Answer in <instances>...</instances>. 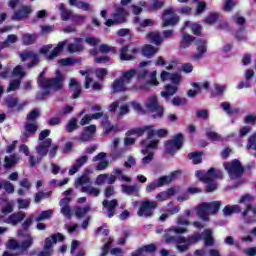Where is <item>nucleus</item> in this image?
<instances>
[{"label":"nucleus","mask_w":256,"mask_h":256,"mask_svg":"<svg viewBox=\"0 0 256 256\" xmlns=\"http://www.w3.org/2000/svg\"><path fill=\"white\" fill-rule=\"evenodd\" d=\"M23 219H25V212L19 211L8 216L7 222H8V225L15 226V225H18V223H21Z\"/></svg>","instance_id":"nucleus-23"},{"label":"nucleus","mask_w":256,"mask_h":256,"mask_svg":"<svg viewBox=\"0 0 256 256\" xmlns=\"http://www.w3.org/2000/svg\"><path fill=\"white\" fill-rule=\"evenodd\" d=\"M69 3L72 7H77L78 9H83V11H90L91 5L87 2L81 0H69Z\"/></svg>","instance_id":"nucleus-34"},{"label":"nucleus","mask_w":256,"mask_h":256,"mask_svg":"<svg viewBox=\"0 0 256 256\" xmlns=\"http://www.w3.org/2000/svg\"><path fill=\"white\" fill-rule=\"evenodd\" d=\"M135 77V70H128L121 73V77L112 83L113 93H121L127 91V86Z\"/></svg>","instance_id":"nucleus-4"},{"label":"nucleus","mask_w":256,"mask_h":256,"mask_svg":"<svg viewBox=\"0 0 256 256\" xmlns=\"http://www.w3.org/2000/svg\"><path fill=\"white\" fill-rule=\"evenodd\" d=\"M151 61H143L140 62V68L138 69H130V71H134L135 75L137 76L138 79H145L147 77V74L149 71L145 70L143 67H147Z\"/></svg>","instance_id":"nucleus-24"},{"label":"nucleus","mask_w":256,"mask_h":256,"mask_svg":"<svg viewBox=\"0 0 256 256\" xmlns=\"http://www.w3.org/2000/svg\"><path fill=\"white\" fill-rule=\"evenodd\" d=\"M157 205V201L145 199L141 202L137 215L139 217H153Z\"/></svg>","instance_id":"nucleus-11"},{"label":"nucleus","mask_w":256,"mask_h":256,"mask_svg":"<svg viewBox=\"0 0 256 256\" xmlns=\"http://www.w3.org/2000/svg\"><path fill=\"white\" fill-rule=\"evenodd\" d=\"M157 51V48L149 44H146L142 47V55L144 57H147L148 59H151V57H153V55H155Z\"/></svg>","instance_id":"nucleus-35"},{"label":"nucleus","mask_w":256,"mask_h":256,"mask_svg":"<svg viewBox=\"0 0 256 256\" xmlns=\"http://www.w3.org/2000/svg\"><path fill=\"white\" fill-rule=\"evenodd\" d=\"M69 87L73 93V99H77L81 95V84L75 78H72L69 83Z\"/></svg>","instance_id":"nucleus-26"},{"label":"nucleus","mask_w":256,"mask_h":256,"mask_svg":"<svg viewBox=\"0 0 256 256\" xmlns=\"http://www.w3.org/2000/svg\"><path fill=\"white\" fill-rule=\"evenodd\" d=\"M31 245H33V238L31 235H28V238L20 244L21 253H24L25 251H27V249H29Z\"/></svg>","instance_id":"nucleus-50"},{"label":"nucleus","mask_w":256,"mask_h":256,"mask_svg":"<svg viewBox=\"0 0 256 256\" xmlns=\"http://www.w3.org/2000/svg\"><path fill=\"white\" fill-rule=\"evenodd\" d=\"M181 172L180 171H175L172 172L168 176H162L159 179L151 182L146 186V193H153L155 189H158V187H163V185H169L175 179Z\"/></svg>","instance_id":"nucleus-8"},{"label":"nucleus","mask_w":256,"mask_h":256,"mask_svg":"<svg viewBox=\"0 0 256 256\" xmlns=\"http://www.w3.org/2000/svg\"><path fill=\"white\" fill-rule=\"evenodd\" d=\"M145 131L147 132L148 139H151V137H154V135H157V137H167V135L169 134V131H167L166 129H159L155 131L153 129V126H144L142 128L131 129L126 132V135L127 137H131V135H137L138 137H141V135H143Z\"/></svg>","instance_id":"nucleus-6"},{"label":"nucleus","mask_w":256,"mask_h":256,"mask_svg":"<svg viewBox=\"0 0 256 256\" xmlns=\"http://www.w3.org/2000/svg\"><path fill=\"white\" fill-rule=\"evenodd\" d=\"M206 136L212 141H222L221 135H219L217 132L207 131Z\"/></svg>","instance_id":"nucleus-64"},{"label":"nucleus","mask_w":256,"mask_h":256,"mask_svg":"<svg viewBox=\"0 0 256 256\" xmlns=\"http://www.w3.org/2000/svg\"><path fill=\"white\" fill-rule=\"evenodd\" d=\"M179 16L175 15V9L168 8L164 10L162 15V27H173L179 23Z\"/></svg>","instance_id":"nucleus-14"},{"label":"nucleus","mask_w":256,"mask_h":256,"mask_svg":"<svg viewBox=\"0 0 256 256\" xmlns=\"http://www.w3.org/2000/svg\"><path fill=\"white\" fill-rule=\"evenodd\" d=\"M156 250L155 244H150L136 250L132 256H146L148 253H155Z\"/></svg>","instance_id":"nucleus-25"},{"label":"nucleus","mask_w":256,"mask_h":256,"mask_svg":"<svg viewBox=\"0 0 256 256\" xmlns=\"http://www.w3.org/2000/svg\"><path fill=\"white\" fill-rule=\"evenodd\" d=\"M102 205H103V209H104L107 217H109V219H111V217H113L115 215V211H117L119 202L117 201V199L103 200Z\"/></svg>","instance_id":"nucleus-18"},{"label":"nucleus","mask_w":256,"mask_h":256,"mask_svg":"<svg viewBox=\"0 0 256 256\" xmlns=\"http://www.w3.org/2000/svg\"><path fill=\"white\" fill-rule=\"evenodd\" d=\"M177 86L168 84L165 86V91H162L160 93L161 97H164V99H169V97H173L177 93Z\"/></svg>","instance_id":"nucleus-32"},{"label":"nucleus","mask_w":256,"mask_h":256,"mask_svg":"<svg viewBox=\"0 0 256 256\" xmlns=\"http://www.w3.org/2000/svg\"><path fill=\"white\" fill-rule=\"evenodd\" d=\"M89 170H85L84 174L75 180V187L79 189V187H85V185H89L91 183V178H89Z\"/></svg>","instance_id":"nucleus-28"},{"label":"nucleus","mask_w":256,"mask_h":256,"mask_svg":"<svg viewBox=\"0 0 256 256\" xmlns=\"http://www.w3.org/2000/svg\"><path fill=\"white\" fill-rule=\"evenodd\" d=\"M166 151L170 155H173L176 151H179L183 147V134H177L173 140L166 142Z\"/></svg>","instance_id":"nucleus-15"},{"label":"nucleus","mask_w":256,"mask_h":256,"mask_svg":"<svg viewBox=\"0 0 256 256\" xmlns=\"http://www.w3.org/2000/svg\"><path fill=\"white\" fill-rule=\"evenodd\" d=\"M202 235L205 245H207L208 247H213L215 243V240L213 239V230L205 229Z\"/></svg>","instance_id":"nucleus-33"},{"label":"nucleus","mask_w":256,"mask_h":256,"mask_svg":"<svg viewBox=\"0 0 256 256\" xmlns=\"http://www.w3.org/2000/svg\"><path fill=\"white\" fill-rule=\"evenodd\" d=\"M24 129L26 131L24 133V136L29 137L28 133L30 135H34V133H37V129H39V126H37V122H26Z\"/></svg>","instance_id":"nucleus-37"},{"label":"nucleus","mask_w":256,"mask_h":256,"mask_svg":"<svg viewBox=\"0 0 256 256\" xmlns=\"http://www.w3.org/2000/svg\"><path fill=\"white\" fill-rule=\"evenodd\" d=\"M103 127L106 133H119V131H121V129H119V127L115 126V125H111V123L109 121L103 122Z\"/></svg>","instance_id":"nucleus-47"},{"label":"nucleus","mask_w":256,"mask_h":256,"mask_svg":"<svg viewBox=\"0 0 256 256\" xmlns=\"http://www.w3.org/2000/svg\"><path fill=\"white\" fill-rule=\"evenodd\" d=\"M20 58L22 61H30L31 64H28V67H33L34 65H37L39 63V56L37 54H34L31 50H25L24 52L20 53Z\"/></svg>","instance_id":"nucleus-21"},{"label":"nucleus","mask_w":256,"mask_h":256,"mask_svg":"<svg viewBox=\"0 0 256 256\" xmlns=\"http://www.w3.org/2000/svg\"><path fill=\"white\" fill-rule=\"evenodd\" d=\"M51 217H53V210H45L35 218V221H37V223H41V221H47V219H51Z\"/></svg>","instance_id":"nucleus-46"},{"label":"nucleus","mask_w":256,"mask_h":256,"mask_svg":"<svg viewBox=\"0 0 256 256\" xmlns=\"http://www.w3.org/2000/svg\"><path fill=\"white\" fill-rule=\"evenodd\" d=\"M43 75L45 73H40V77L38 78V85L44 90L42 94L38 93L36 96V99L39 101L45 99L51 91H61L65 83V76L59 70H56L55 77L52 78H43Z\"/></svg>","instance_id":"nucleus-2"},{"label":"nucleus","mask_w":256,"mask_h":256,"mask_svg":"<svg viewBox=\"0 0 256 256\" xmlns=\"http://www.w3.org/2000/svg\"><path fill=\"white\" fill-rule=\"evenodd\" d=\"M129 12L125 10V8L121 6H115L114 11L112 12V19H108L105 22L107 27H112V25H119L121 23H125L127 21V16Z\"/></svg>","instance_id":"nucleus-7"},{"label":"nucleus","mask_w":256,"mask_h":256,"mask_svg":"<svg viewBox=\"0 0 256 256\" xmlns=\"http://www.w3.org/2000/svg\"><path fill=\"white\" fill-rule=\"evenodd\" d=\"M98 51L103 54L107 53H117V48L109 46L107 44H102L99 46Z\"/></svg>","instance_id":"nucleus-51"},{"label":"nucleus","mask_w":256,"mask_h":256,"mask_svg":"<svg viewBox=\"0 0 256 256\" xmlns=\"http://www.w3.org/2000/svg\"><path fill=\"white\" fill-rule=\"evenodd\" d=\"M253 201H255V196L244 194L238 201L240 205H245L244 208L239 205L225 206L223 213L226 216L233 215V213H241L244 223H256V205H251Z\"/></svg>","instance_id":"nucleus-1"},{"label":"nucleus","mask_w":256,"mask_h":256,"mask_svg":"<svg viewBox=\"0 0 256 256\" xmlns=\"http://www.w3.org/2000/svg\"><path fill=\"white\" fill-rule=\"evenodd\" d=\"M221 19V14L217 12L209 13L208 16L205 18L204 22L207 23V25H213L214 23H217Z\"/></svg>","instance_id":"nucleus-42"},{"label":"nucleus","mask_w":256,"mask_h":256,"mask_svg":"<svg viewBox=\"0 0 256 256\" xmlns=\"http://www.w3.org/2000/svg\"><path fill=\"white\" fill-rule=\"evenodd\" d=\"M122 192L126 193V195H139V186L123 184Z\"/></svg>","instance_id":"nucleus-38"},{"label":"nucleus","mask_w":256,"mask_h":256,"mask_svg":"<svg viewBox=\"0 0 256 256\" xmlns=\"http://www.w3.org/2000/svg\"><path fill=\"white\" fill-rule=\"evenodd\" d=\"M199 241H201V233L199 232L193 233L188 238L185 236H178L176 238V248L180 253H185V251H189L191 245H196Z\"/></svg>","instance_id":"nucleus-5"},{"label":"nucleus","mask_w":256,"mask_h":256,"mask_svg":"<svg viewBox=\"0 0 256 256\" xmlns=\"http://www.w3.org/2000/svg\"><path fill=\"white\" fill-rule=\"evenodd\" d=\"M52 143L53 140L51 138H47L36 146V152L38 153L39 157H47V153H49V147H51Z\"/></svg>","instance_id":"nucleus-20"},{"label":"nucleus","mask_w":256,"mask_h":256,"mask_svg":"<svg viewBox=\"0 0 256 256\" xmlns=\"http://www.w3.org/2000/svg\"><path fill=\"white\" fill-rule=\"evenodd\" d=\"M71 203V197H65L60 200L61 213L67 219H71L73 217V213H71V207L69 206Z\"/></svg>","instance_id":"nucleus-22"},{"label":"nucleus","mask_w":256,"mask_h":256,"mask_svg":"<svg viewBox=\"0 0 256 256\" xmlns=\"http://www.w3.org/2000/svg\"><path fill=\"white\" fill-rule=\"evenodd\" d=\"M224 169L227 170L230 179H239L243 175V166L238 160L224 163Z\"/></svg>","instance_id":"nucleus-13"},{"label":"nucleus","mask_w":256,"mask_h":256,"mask_svg":"<svg viewBox=\"0 0 256 256\" xmlns=\"http://www.w3.org/2000/svg\"><path fill=\"white\" fill-rule=\"evenodd\" d=\"M17 203H18L19 209H28L29 205H31V199L30 198H27V199L19 198L17 200Z\"/></svg>","instance_id":"nucleus-56"},{"label":"nucleus","mask_w":256,"mask_h":256,"mask_svg":"<svg viewBox=\"0 0 256 256\" xmlns=\"http://www.w3.org/2000/svg\"><path fill=\"white\" fill-rule=\"evenodd\" d=\"M19 41V37L15 34H10L7 36L6 40L2 43L3 48L11 47V45H15Z\"/></svg>","instance_id":"nucleus-44"},{"label":"nucleus","mask_w":256,"mask_h":256,"mask_svg":"<svg viewBox=\"0 0 256 256\" xmlns=\"http://www.w3.org/2000/svg\"><path fill=\"white\" fill-rule=\"evenodd\" d=\"M75 129H77V120L76 118H72L66 126V131H68V133H72Z\"/></svg>","instance_id":"nucleus-61"},{"label":"nucleus","mask_w":256,"mask_h":256,"mask_svg":"<svg viewBox=\"0 0 256 256\" xmlns=\"http://www.w3.org/2000/svg\"><path fill=\"white\" fill-rule=\"evenodd\" d=\"M193 41H195V37L189 34H185L180 42L181 49H187V47H191Z\"/></svg>","instance_id":"nucleus-40"},{"label":"nucleus","mask_w":256,"mask_h":256,"mask_svg":"<svg viewBox=\"0 0 256 256\" xmlns=\"http://www.w3.org/2000/svg\"><path fill=\"white\" fill-rule=\"evenodd\" d=\"M37 40V36L35 34H23L22 42L24 45H33Z\"/></svg>","instance_id":"nucleus-48"},{"label":"nucleus","mask_w":256,"mask_h":256,"mask_svg":"<svg viewBox=\"0 0 256 256\" xmlns=\"http://www.w3.org/2000/svg\"><path fill=\"white\" fill-rule=\"evenodd\" d=\"M51 195H53L52 191H49V192H43V191L37 192L34 195V201H35V203H41V201H43V199H49V197H51Z\"/></svg>","instance_id":"nucleus-45"},{"label":"nucleus","mask_w":256,"mask_h":256,"mask_svg":"<svg viewBox=\"0 0 256 256\" xmlns=\"http://www.w3.org/2000/svg\"><path fill=\"white\" fill-rule=\"evenodd\" d=\"M144 105L147 111H150V113H156L154 117H163L165 108L159 104L157 96L148 97Z\"/></svg>","instance_id":"nucleus-12"},{"label":"nucleus","mask_w":256,"mask_h":256,"mask_svg":"<svg viewBox=\"0 0 256 256\" xmlns=\"http://www.w3.org/2000/svg\"><path fill=\"white\" fill-rule=\"evenodd\" d=\"M167 207L168 208L165 211L170 215H175L181 211V206H175L173 205V202L168 203Z\"/></svg>","instance_id":"nucleus-54"},{"label":"nucleus","mask_w":256,"mask_h":256,"mask_svg":"<svg viewBox=\"0 0 256 256\" xmlns=\"http://www.w3.org/2000/svg\"><path fill=\"white\" fill-rule=\"evenodd\" d=\"M4 161H5V164H4L5 169H11V167H13L17 163V161H19V158L17 155H10V156H6Z\"/></svg>","instance_id":"nucleus-41"},{"label":"nucleus","mask_w":256,"mask_h":256,"mask_svg":"<svg viewBox=\"0 0 256 256\" xmlns=\"http://www.w3.org/2000/svg\"><path fill=\"white\" fill-rule=\"evenodd\" d=\"M67 42H59L57 47H55L52 52L48 55V59H55L62 51L63 48L65 47Z\"/></svg>","instance_id":"nucleus-43"},{"label":"nucleus","mask_w":256,"mask_h":256,"mask_svg":"<svg viewBox=\"0 0 256 256\" xmlns=\"http://www.w3.org/2000/svg\"><path fill=\"white\" fill-rule=\"evenodd\" d=\"M247 149H253L256 151V133L249 137L248 143H247ZM256 157V154H255Z\"/></svg>","instance_id":"nucleus-60"},{"label":"nucleus","mask_w":256,"mask_h":256,"mask_svg":"<svg viewBox=\"0 0 256 256\" xmlns=\"http://www.w3.org/2000/svg\"><path fill=\"white\" fill-rule=\"evenodd\" d=\"M146 39H148L154 45H161L163 43V38L161 37V33L159 31L149 32L146 35Z\"/></svg>","instance_id":"nucleus-30"},{"label":"nucleus","mask_w":256,"mask_h":256,"mask_svg":"<svg viewBox=\"0 0 256 256\" xmlns=\"http://www.w3.org/2000/svg\"><path fill=\"white\" fill-rule=\"evenodd\" d=\"M81 192L86 193V195H91L92 197H99L101 190L93 186L86 185L81 188Z\"/></svg>","instance_id":"nucleus-36"},{"label":"nucleus","mask_w":256,"mask_h":256,"mask_svg":"<svg viewBox=\"0 0 256 256\" xmlns=\"http://www.w3.org/2000/svg\"><path fill=\"white\" fill-rule=\"evenodd\" d=\"M134 23L140 24V27H153L155 25V20L145 19L142 22L139 20V17L134 18Z\"/></svg>","instance_id":"nucleus-52"},{"label":"nucleus","mask_w":256,"mask_h":256,"mask_svg":"<svg viewBox=\"0 0 256 256\" xmlns=\"http://www.w3.org/2000/svg\"><path fill=\"white\" fill-rule=\"evenodd\" d=\"M69 53H79L83 51V39L75 38L74 43L68 45Z\"/></svg>","instance_id":"nucleus-29"},{"label":"nucleus","mask_w":256,"mask_h":256,"mask_svg":"<svg viewBox=\"0 0 256 256\" xmlns=\"http://www.w3.org/2000/svg\"><path fill=\"white\" fill-rule=\"evenodd\" d=\"M7 248L8 249H12V250H16V249H20L21 250V244L16 240V239H10L7 242Z\"/></svg>","instance_id":"nucleus-59"},{"label":"nucleus","mask_w":256,"mask_h":256,"mask_svg":"<svg viewBox=\"0 0 256 256\" xmlns=\"http://www.w3.org/2000/svg\"><path fill=\"white\" fill-rule=\"evenodd\" d=\"M196 177L203 183H211L215 179H223V172L219 169L210 168L207 173L204 171H196Z\"/></svg>","instance_id":"nucleus-10"},{"label":"nucleus","mask_w":256,"mask_h":256,"mask_svg":"<svg viewBox=\"0 0 256 256\" xmlns=\"http://www.w3.org/2000/svg\"><path fill=\"white\" fill-rule=\"evenodd\" d=\"M188 157L193 161L194 165H199V163H201V154L197 152L190 153Z\"/></svg>","instance_id":"nucleus-63"},{"label":"nucleus","mask_w":256,"mask_h":256,"mask_svg":"<svg viewBox=\"0 0 256 256\" xmlns=\"http://www.w3.org/2000/svg\"><path fill=\"white\" fill-rule=\"evenodd\" d=\"M117 179L119 181H125L126 183H131V178L129 176L123 174V169H121V168H114V175L108 174L106 183H108V185H113V183H115L117 181Z\"/></svg>","instance_id":"nucleus-16"},{"label":"nucleus","mask_w":256,"mask_h":256,"mask_svg":"<svg viewBox=\"0 0 256 256\" xmlns=\"http://www.w3.org/2000/svg\"><path fill=\"white\" fill-rule=\"evenodd\" d=\"M198 53L192 56V59H201L204 53H207V42L205 40H198L196 42Z\"/></svg>","instance_id":"nucleus-27"},{"label":"nucleus","mask_w":256,"mask_h":256,"mask_svg":"<svg viewBox=\"0 0 256 256\" xmlns=\"http://www.w3.org/2000/svg\"><path fill=\"white\" fill-rule=\"evenodd\" d=\"M126 152L127 148H121L120 150H112V159H121V157H123V155H125Z\"/></svg>","instance_id":"nucleus-57"},{"label":"nucleus","mask_w":256,"mask_h":256,"mask_svg":"<svg viewBox=\"0 0 256 256\" xmlns=\"http://www.w3.org/2000/svg\"><path fill=\"white\" fill-rule=\"evenodd\" d=\"M95 74L97 79H99L100 81H103V79H105V77L107 76V69L98 68L95 70Z\"/></svg>","instance_id":"nucleus-62"},{"label":"nucleus","mask_w":256,"mask_h":256,"mask_svg":"<svg viewBox=\"0 0 256 256\" xmlns=\"http://www.w3.org/2000/svg\"><path fill=\"white\" fill-rule=\"evenodd\" d=\"M67 183H69V178H64L62 181L52 179L50 180L49 185H51V187H63V185H67Z\"/></svg>","instance_id":"nucleus-58"},{"label":"nucleus","mask_w":256,"mask_h":256,"mask_svg":"<svg viewBox=\"0 0 256 256\" xmlns=\"http://www.w3.org/2000/svg\"><path fill=\"white\" fill-rule=\"evenodd\" d=\"M87 213H89V206L78 207L75 210V215L78 219H81V218L85 217V215H87Z\"/></svg>","instance_id":"nucleus-55"},{"label":"nucleus","mask_w":256,"mask_h":256,"mask_svg":"<svg viewBox=\"0 0 256 256\" xmlns=\"http://www.w3.org/2000/svg\"><path fill=\"white\" fill-rule=\"evenodd\" d=\"M30 13H33V9L31 6H22L19 10L14 12L12 15L13 21H25V19H29Z\"/></svg>","instance_id":"nucleus-19"},{"label":"nucleus","mask_w":256,"mask_h":256,"mask_svg":"<svg viewBox=\"0 0 256 256\" xmlns=\"http://www.w3.org/2000/svg\"><path fill=\"white\" fill-rule=\"evenodd\" d=\"M57 241H65V236L61 233H56L46 238L44 241V251L40 252L37 256H51L53 253V245H55Z\"/></svg>","instance_id":"nucleus-9"},{"label":"nucleus","mask_w":256,"mask_h":256,"mask_svg":"<svg viewBox=\"0 0 256 256\" xmlns=\"http://www.w3.org/2000/svg\"><path fill=\"white\" fill-rule=\"evenodd\" d=\"M12 75L14 77H17V79H23V77H25V75H27V72H25V70H23V67L21 65H18L14 68Z\"/></svg>","instance_id":"nucleus-49"},{"label":"nucleus","mask_w":256,"mask_h":256,"mask_svg":"<svg viewBox=\"0 0 256 256\" xmlns=\"http://www.w3.org/2000/svg\"><path fill=\"white\" fill-rule=\"evenodd\" d=\"M19 87H21V79L16 78L14 80H11L7 88V92L11 93V91H17Z\"/></svg>","instance_id":"nucleus-53"},{"label":"nucleus","mask_w":256,"mask_h":256,"mask_svg":"<svg viewBox=\"0 0 256 256\" xmlns=\"http://www.w3.org/2000/svg\"><path fill=\"white\" fill-rule=\"evenodd\" d=\"M59 9L61 11L62 21H69L73 19L74 15L72 11L65 9V5L60 4Z\"/></svg>","instance_id":"nucleus-39"},{"label":"nucleus","mask_w":256,"mask_h":256,"mask_svg":"<svg viewBox=\"0 0 256 256\" xmlns=\"http://www.w3.org/2000/svg\"><path fill=\"white\" fill-rule=\"evenodd\" d=\"M221 209L220 201L204 202L196 207V213L202 221H209V215H215Z\"/></svg>","instance_id":"nucleus-3"},{"label":"nucleus","mask_w":256,"mask_h":256,"mask_svg":"<svg viewBox=\"0 0 256 256\" xmlns=\"http://www.w3.org/2000/svg\"><path fill=\"white\" fill-rule=\"evenodd\" d=\"M137 53H139V48L134 47L129 49V46H123L120 49L119 57L121 61H133L137 57Z\"/></svg>","instance_id":"nucleus-17"},{"label":"nucleus","mask_w":256,"mask_h":256,"mask_svg":"<svg viewBox=\"0 0 256 256\" xmlns=\"http://www.w3.org/2000/svg\"><path fill=\"white\" fill-rule=\"evenodd\" d=\"M101 117H103V112H96L95 114H92V115L87 114L81 119L80 125L82 126L89 125L91 121H93V119H101Z\"/></svg>","instance_id":"nucleus-31"}]
</instances>
